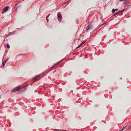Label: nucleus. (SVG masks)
I'll return each mask as SVG.
<instances>
[{
	"mask_svg": "<svg viewBox=\"0 0 131 131\" xmlns=\"http://www.w3.org/2000/svg\"><path fill=\"white\" fill-rule=\"evenodd\" d=\"M121 79H122V78H121Z\"/></svg>",
	"mask_w": 131,
	"mask_h": 131,
	"instance_id": "nucleus-22",
	"label": "nucleus"
},
{
	"mask_svg": "<svg viewBox=\"0 0 131 131\" xmlns=\"http://www.w3.org/2000/svg\"><path fill=\"white\" fill-rule=\"evenodd\" d=\"M21 86L19 85L16 87L14 89H13L12 91V92H15L16 91H18L21 89H22L23 90L22 91H24L26 90V88H25L27 86L26 85H25L24 87H22L21 88Z\"/></svg>",
	"mask_w": 131,
	"mask_h": 131,
	"instance_id": "nucleus-1",
	"label": "nucleus"
},
{
	"mask_svg": "<svg viewBox=\"0 0 131 131\" xmlns=\"http://www.w3.org/2000/svg\"><path fill=\"white\" fill-rule=\"evenodd\" d=\"M129 0H123V3L125 4H126L129 2Z\"/></svg>",
	"mask_w": 131,
	"mask_h": 131,
	"instance_id": "nucleus-5",
	"label": "nucleus"
},
{
	"mask_svg": "<svg viewBox=\"0 0 131 131\" xmlns=\"http://www.w3.org/2000/svg\"><path fill=\"white\" fill-rule=\"evenodd\" d=\"M90 26L89 25L88 26L86 27L87 29L88 30L89 29H90Z\"/></svg>",
	"mask_w": 131,
	"mask_h": 131,
	"instance_id": "nucleus-11",
	"label": "nucleus"
},
{
	"mask_svg": "<svg viewBox=\"0 0 131 131\" xmlns=\"http://www.w3.org/2000/svg\"><path fill=\"white\" fill-rule=\"evenodd\" d=\"M55 66V65H54V66H53V67H51V68H50V70H52V69H52V68H54V67Z\"/></svg>",
	"mask_w": 131,
	"mask_h": 131,
	"instance_id": "nucleus-13",
	"label": "nucleus"
},
{
	"mask_svg": "<svg viewBox=\"0 0 131 131\" xmlns=\"http://www.w3.org/2000/svg\"><path fill=\"white\" fill-rule=\"evenodd\" d=\"M119 1H123V0H119Z\"/></svg>",
	"mask_w": 131,
	"mask_h": 131,
	"instance_id": "nucleus-20",
	"label": "nucleus"
},
{
	"mask_svg": "<svg viewBox=\"0 0 131 131\" xmlns=\"http://www.w3.org/2000/svg\"><path fill=\"white\" fill-rule=\"evenodd\" d=\"M40 76L38 75L35 77L33 79V81H37L39 79Z\"/></svg>",
	"mask_w": 131,
	"mask_h": 131,
	"instance_id": "nucleus-4",
	"label": "nucleus"
},
{
	"mask_svg": "<svg viewBox=\"0 0 131 131\" xmlns=\"http://www.w3.org/2000/svg\"><path fill=\"white\" fill-rule=\"evenodd\" d=\"M6 46H7V47L8 48H9L10 47V46L9 44H7Z\"/></svg>",
	"mask_w": 131,
	"mask_h": 131,
	"instance_id": "nucleus-12",
	"label": "nucleus"
},
{
	"mask_svg": "<svg viewBox=\"0 0 131 131\" xmlns=\"http://www.w3.org/2000/svg\"><path fill=\"white\" fill-rule=\"evenodd\" d=\"M121 130H119V131H121V130Z\"/></svg>",
	"mask_w": 131,
	"mask_h": 131,
	"instance_id": "nucleus-21",
	"label": "nucleus"
},
{
	"mask_svg": "<svg viewBox=\"0 0 131 131\" xmlns=\"http://www.w3.org/2000/svg\"><path fill=\"white\" fill-rule=\"evenodd\" d=\"M123 11V10H121V11H120L119 12H118L116 13V14H114L113 15V16H115L117 14H118V13H120L121 12Z\"/></svg>",
	"mask_w": 131,
	"mask_h": 131,
	"instance_id": "nucleus-9",
	"label": "nucleus"
},
{
	"mask_svg": "<svg viewBox=\"0 0 131 131\" xmlns=\"http://www.w3.org/2000/svg\"><path fill=\"white\" fill-rule=\"evenodd\" d=\"M62 131H69L67 130H62Z\"/></svg>",
	"mask_w": 131,
	"mask_h": 131,
	"instance_id": "nucleus-17",
	"label": "nucleus"
},
{
	"mask_svg": "<svg viewBox=\"0 0 131 131\" xmlns=\"http://www.w3.org/2000/svg\"><path fill=\"white\" fill-rule=\"evenodd\" d=\"M58 18L59 20H60L62 18V16L60 13H58Z\"/></svg>",
	"mask_w": 131,
	"mask_h": 131,
	"instance_id": "nucleus-3",
	"label": "nucleus"
},
{
	"mask_svg": "<svg viewBox=\"0 0 131 131\" xmlns=\"http://www.w3.org/2000/svg\"><path fill=\"white\" fill-rule=\"evenodd\" d=\"M49 15H50V14H49L48 15V16H47L46 18H48L49 17Z\"/></svg>",
	"mask_w": 131,
	"mask_h": 131,
	"instance_id": "nucleus-15",
	"label": "nucleus"
},
{
	"mask_svg": "<svg viewBox=\"0 0 131 131\" xmlns=\"http://www.w3.org/2000/svg\"><path fill=\"white\" fill-rule=\"evenodd\" d=\"M82 45V44L81 43L77 47V48H79V47H81V46Z\"/></svg>",
	"mask_w": 131,
	"mask_h": 131,
	"instance_id": "nucleus-10",
	"label": "nucleus"
},
{
	"mask_svg": "<svg viewBox=\"0 0 131 131\" xmlns=\"http://www.w3.org/2000/svg\"><path fill=\"white\" fill-rule=\"evenodd\" d=\"M46 19L47 22L48 21V18H46Z\"/></svg>",
	"mask_w": 131,
	"mask_h": 131,
	"instance_id": "nucleus-16",
	"label": "nucleus"
},
{
	"mask_svg": "<svg viewBox=\"0 0 131 131\" xmlns=\"http://www.w3.org/2000/svg\"><path fill=\"white\" fill-rule=\"evenodd\" d=\"M8 60V59H7V60H5L3 62V67H4V66L5 64V63L6 62V61Z\"/></svg>",
	"mask_w": 131,
	"mask_h": 131,
	"instance_id": "nucleus-6",
	"label": "nucleus"
},
{
	"mask_svg": "<svg viewBox=\"0 0 131 131\" xmlns=\"http://www.w3.org/2000/svg\"><path fill=\"white\" fill-rule=\"evenodd\" d=\"M9 7L7 6L5 7L4 9V10L2 11V14H4L6 12H7L9 9Z\"/></svg>",
	"mask_w": 131,
	"mask_h": 131,
	"instance_id": "nucleus-2",
	"label": "nucleus"
},
{
	"mask_svg": "<svg viewBox=\"0 0 131 131\" xmlns=\"http://www.w3.org/2000/svg\"><path fill=\"white\" fill-rule=\"evenodd\" d=\"M117 10V9H113L112 10V12L113 13H114V12H115V11Z\"/></svg>",
	"mask_w": 131,
	"mask_h": 131,
	"instance_id": "nucleus-8",
	"label": "nucleus"
},
{
	"mask_svg": "<svg viewBox=\"0 0 131 131\" xmlns=\"http://www.w3.org/2000/svg\"><path fill=\"white\" fill-rule=\"evenodd\" d=\"M85 41H84L81 43L83 45L85 43Z\"/></svg>",
	"mask_w": 131,
	"mask_h": 131,
	"instance_id": "nucleus-14",
	"label": "nucleus"
},
{
	"mask_svg": "<svg viewBox=\"0 0 131 131\" xmlns=\"http://www.w3.org/2000/svg\"><path fill=\"white\" fill-rule=\"evenodd\" d=\"M11 32H9V34H10H10H11Z\"/></svg>",
	"mask_w": 131,
	"mask_h": 131,
	"instance_id": "nucleus-19",
	"label": "nucleus"
},
{
	"mask_svg": "<svg viewBox=\"0 0 131 131\" xmlns=\"http://www.w3.org/2000/svg\"><path fill=\"white\" fill-rule=\"evenodd\" d=\"M126 10V9H123V12H124V10Z\"/></svg>",
	"mask_w": 131,
	"mask_h": 131,
	"instance_id": "nucleus-18",
	"label": "nucleus"
},
{
	"mask_svg": "<svg viewBox=\"0 0 131 131\" xmlns=\"http://www.w3.org/2000/svg\"><path fill=\"white\" fill-rule=\"evenodd\" d=\"M129 126H126L124 127H123V130L126 129H129Z\"/></svg>",
	"mask_w": 131,
	"mask_h": 131,
	"instance_id": "nucleus-7",
	"label": "nucleus"
}]
</instances>
